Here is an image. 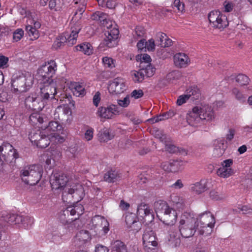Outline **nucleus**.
Returning a JSON list of instances; mask_svg holds the SVG:
<instances>
[{"label":"nucleus","instance_id":"60","mask_svg":"<svg viewBox=\"0 0 252 252\" xmlns=\"http://www.w3.org/2000/svg\"><path fill=\"white\" fill-rule=\"evenodd\" d=\"M67 155L70 158H75L77 154V148L76 146H70L66 151Z\"/></svg>","mask_w":252,"mask_h":252},{"label":"nucleus","instance_id":"9","mask_svg":"<svg viewBox=\"0 0 252 252\" xmlns=\"http://www.w3.org/2000/svg\"><path fill=\"white\" fill-rule=\"evenodd\" d=\"M26 107L32 110L40 111L44 107L43 101L36 94H32L27 96L25 100Z\"/></svg>","mask_w":252,"mask_h":252},{"label":"nucleus","instance_id":"25","mask_svg":"<svg viewBox=\"0 0 252 252\" xmlns=\"http://www.w3.org/2000/svg\"><path fill=\"white\" fill-rule=\"evenodd\" d=\"M70 112L71 113L70 109L68 107H63L62 108L61 106H58L55 111V118L63 121L65 119L67 120L68 117V114Z\"/></svg>","mask_w":252,"mask_h":252},{"label":"nucleus","instance_id":"22","mask_svg":"<svg viewBox=\"0 0 252 252\" xmlns=\"http://www.w3.org/2000/svg\"><path fill=\"white\" fill-rule=\"evenodd\" d=\"M189 62V58L184 53H179L174 56V63L176 66L182 68L186 67Z\"/></svg>","mask_w":252,"mask_h":252},{"label":"nucleus","instance_id":"3","mask_svg":"<svg viewBox=\"0 0 252 252\" xmlns=\"http://www.w3.org/2000/svg\"><path fill=\"white\" fill-rule=\"evenodd\" d=\"M57 64L54 61L51 60L47 63L38 69V74L40 77L41 82L45 84L46 83H51L54 81L52 77L55 74L57 70Z\"/></svg>","mask_w":252,"mask_h":252},{"label":"nucleus","instance_id":"59","mask_svg":"<svg viewBox=\"0 0 252 252\" xmlns=\"http://www.w3.org/2000/svg\"><path fill=\"white\" fill-rule=\"evenodd\" d=\"M145 34V30L143 28L141 27H136L135 30V34H133L136 39L142 37Z\"/></svg>","mask_w":252,"mask_h":252},{"label":"nucleus","instance_id":"53","mask_svg":"<svg viewBox=\"0 0 252 252\" xmlns=\"http://www.w3.org/2000/svg\"><path fill=\"white\" fill-rule=\"evenodd\" d=\"M166 34L162 32H159L157 33L156 34L157 37V44L158 46H160L162 47L163 42H164V39L166 38Z\"/></svg>","mask_w":252,"mask_h":252},{"label":"nucleus","instance_id":"41","mask_svg":"<svg viewBox=\"0 0 252 252\" xmlns=\"http://www.w3.org/2000/svg\"><path fill=\"white\" fill-rule=\"evenodd\" d=\"M214 227V226L200 225L199 227H197V229L200 235L207 236L212 233Z\"/></svg>","mask_w":252,"mask_h":252},{"label":"nucleus","instance_id":"63","mask_svg":"<svg viewBox=\"0 0 252 252\" xmlns=\"http://www.w3.org/2000/svg\"><path fill=\"white\" fill-rule=\"evenodd\" d=\"M189 97L187 94L180 95L177 100V104L178 105H181L185 103L187 100L189 99Z\"/></svg>","mask_w":252,"mask_h":252},{"label":"nucleus","instance_id":"29","mask_svg":"<svg viewBox=\"0 0 252 252\" xmlns=\"http://www.w3.org/2000/svg\"><path fill=\"white\" fill-rule=\"evenodd\" d=\"M97 135L98 140L101 142H107L114 137V135L111 133V130L106 127L101 129L99 131Z\"/></svg>","mask_w":252,"mask_h":252},{"label":"nucleus","instance_id":"16","mask_svg":"<svg viewBox=\"0 0 252 252\" xmlns=\"http://www.w3.org/2000/svg\"><path fill=\"white\" fill-rule=\"evenodd\" d=\"M233 164L232 159H228L224 160L221 163L222 167L217 170V175L222 178H227L232 175L233 171L230 167Z\"/></svg>","mask_w":252,"mask_h":252},{"label":"nucleus","instance_id":"36","mask_svg":"<svg viewBox=\"0 0 252 252\" xmlns=\"http://www.w3.org/2000/svg\"><path fill=\"white\" fill-rule=\"evenodd\" d=\"M112 252H127L126 246L121 241L116 240L112 243Z\"/></svg>","mask_w":252,"mask_h":252},{"label":"nucleus","instance_id":"44","mask_svg":"<svg viewBox=\"0 0 252 252\" xmlns=\"http://www.w3.org/2000/svg\"><path fill=\"white\" fill-rule=\"evenodd\" d=\"M145 71H144L142 68L139 69L138 71H135L133 74V80L135 82H142L144 79V77L146 76L144 74Z\"/></svg>","mask_w":252,"mask_h":252},{"label":"nucleus","instance_id":"35","mask_svg":"<svg viewBox=\"0 0 252 252\" xmlns=\"http://www.w3.org/2000/svg\"><path fill=\"white\" fill-rule=\"evenodd\" d=\"M41 90L42 91L48 93L51 96V99L54 98L55 95L57 94L56 83L54 81L51 83H46L44 84V87L41 88Z\"/></svg>","mask_w":252,"mask_h":252},{"label":"nucleus","instance_id":"49","mask_svg":"<svg viewBox=\"0 0 252 252\" xmlns=\"http://www.w3.org/2000/svg\"><path fill=\"white\" fill-rule=\"evenodd\" d=\"M59 37L60 39L58 38L57 40L55 41L53 44V47L56 49H57L61 47L62 45H63V44L65 42H67L68 43L67 36L66 35H65L64 36L62 35L61 36H59Z\"/></svg>","mask_w":252,"mask_h":252},{"label":"nucleus","instance_id":"5","mask_svg":"<svg viewBox=\"0 0 252 252\" xmlns=\"http://www.w3.org/2000/svg\"><path fill=\"white\" fill-rule=\"evenodd\" d=\"M178 231L184 238H189L193 236L197 230L196 219L193 218H186L180 221Z\"/></svg>","mask_w":252,"mask_h":252},{"label":"nucleus","instance_id":"48","mask_svg":"<svg viewBox=\"0 0 252 252\" xmlns=\"http://www.w3.org/2000/svg\"><path fill=\"white\" fill-rule=\"evenodd\" d=\"M142 68L144 71H145L144 74L147 77H152L154 75L156 71V68L151 64H148L145 67Z\"/></svg>","mask_w":252,"mask_h":252},{"label":"nucleus","instance_id":"10","mask_svg":"<svg viewBox=\"0 0 252 252\" xmlns=\"http://www.w3.org/2000/svg\"><path fill=\"white\" fill-rule=\"evenodd\" d=\"M142 240L144 246L148 249L151 247H156L158 245L157 238L155 232L149 227L144 230L142 236Z\"/></svg>","mask_w":252,"mask_h":252},{"label":"nucleus","instance_id":"58","mask_svg":"<svg viewBox=\"0 0 252 252\" xmlns=\"http://www.w3.org/2000/svg\"><path fill=\"white\" fill-rule=\"evenodd\" d=\"M129 96L128 95H126L123 100H118V104L119 106L123 107H127L129 105Z\"/></svg>","mask_w":252,"mask_h":252},{"label":"nucleus","instance_id":"8","mask_svg":"<svg viewBox=\"0 0 252 252\" xmlns=\"http://www.w3.org/2000/svg\"><path fill=\"white\" fill-rule=\"evenodd\" d=\"M137 214L142 219L145 225H149L154 220V215L153 210L146 204L141 203L137 207Z\"/></svg>","mask_w":252,"mask_h":252},{"label":"nucleus","instance_id":"47","mask_svg":"<svg viewBox=\"0 0 252 252\" xmlns=\"http://www.w3.org/2000/svg\"><path fill=\"white\" fill-rule=\"evenodd\" d=\"M182 76L181 73L178 70H173L166 75V79L169 81H173L174 80L179 79Z\"/></svg>","mask_w":252,"mask_h":252},{"label":"nucleus","instance_id":"64","mask_svg":"<svg viewBox=\"0 0 252 252\" xmlns=\"http://www.w3.org/2000/svg\"><path fill=\"white\" fill-rule=\"evenodd\" d=\"M94 130L92 128L87 129L85 133V138L87 141L91 140L93 137Z\"/></svg>","mask_w":252,"mask_h":252},{"label":"nucleus","instance_id":"34","mask_svg":"<svg viewBox=\"0 0 252 252\" xmlns=\"http://www.w3.org/2000/svg\"><path fill=\"white\" fill-rule=\"evenodd\" d=\"M30 121L32 125H43L44 123L47 122V118H43L41 114L37 113H34L32 114L29 117Z\"/></svg>","mask_w":252,"mask_h":252},{"label":"nucleus","instance_id":"7","mask_svg":"<svg viewBox=\"0 0 252 252\" xmlns=\"http://www.w3.org/2000/svg\"><path fill=\"white\" fill-rule=\"evenodd\" d=\"M208 17L212 27L215 28L223 29L228 25L227 17L219 10L210 12Z\"/></svg>","mask_w":252,"mask_h":252},{"label":"nucleus","instance_id":"1","mask_svg":"<svg viewBox=\"0 0 252 252\" xmlns=\"http://www.w3.org/2000/svg\"><path fill=\"white\" fill-rule=\"evenodd\" d=\"M50 184L53 189L63 190L62 199L64 202H77L81 200L84 196V189L80 184L69 186L67 184L68 178L63 173L55 174L50 179Z\"/></svg>","mask_w":252,"mask_h":252},{"label":"nucleus","instance_id":"38","mask_svg":"<svg viewBox=\"0 0 252 252\" xmlns=\"http://www.w3.org/2000/svg\"><path fill=\"white\" fill-rule=\"evenodd\" d=\"M76 213L77 210L75 207H68L65 210L63 211V213L61 215V219L63 220V222L68 223L72 220V219L67 220L65 216H68L69 215L74 216Z\"/></svg>","mask_w":252,"mask_h":252},{"label":"nucleus","instance_id":"39","mask_svg":"<svg viewBox=\"0 0 252 252\" xmlns=\"http://www.w3.org/2000/svg\"><path fill=\"white\" fill-rule=\"evenodd\" d=\"M91 235L89 232L86 230H81L76 235V239L77 241L84 244L91 239Z\"/></svg>","mask_w":252,"mask_h":252},{"label":"nucleus","instance_id":"17","mask_svg":"<svg viewBox=\"0 0 252 252\" xmlns=\"http://www.w3.org/2000/svg\"><path fill=\"white\" fill-rule=\"evenodd\" d=\"M196 219L197 227L201 225L214 226L216 222L214 216L210 212H205Z\"/></svg>","mask_w":252,"mask_h":252},{"label":"nucleus","instance_id":"20","mask_svg":"<svg viewBox=\"0 0 252 252\" xmlns=\"http://www.w3.org/2000/svg\"><path fill=\"white\" fill-rule=\"evenodd\" d=\"M199 112L202 121H212L215 118L214 111L211 106L204 105L199 109Z\"/></svg>","mask_w":252,"mask_h":252},{"label":"nucleus","instance_id":"18","mask_svg":"<svg viewBox=\"0 0 252 252\" xmlns=\"http://www.w3.org/2000/svg\"><path fill=\"white\" fill-rule=\"evenodd\" d=\"M71 33L70 34H66V35L67 36L68 44L69 45H73L76 43L78 34L81 29V26L79 21L73 23H72L71 21Z\"/></svg>","mask_w":252,"mask_h":252},{"label":"nucleus","instance_id":"43","mask_svg":"<svg viewBox=\"0 0 252 252\" xmlns=\"http://www.w3.org/2000/svg\"><path fill=\"white\" fill-rule=\"evenodd\" d=\"M50 142L49 137L44 134L35 145L40 148H45L50 144Z\"/></svg>","mask_w":252,"mask_h":252},{"label":"nucleus","instance_id":"62","mask_svg":"<svg viewBox=\"0 0 252 252\" xmlns=\"http://www.w3.org/2000/svg\"><path fill=\"white\" fill-rule=\"evenodd\" d=\"M155 45V40L153 38H151L148 41H146V49H147L148 51L154 50Z\"/></svg>","mask_w":252,"mask_h":252},{"label":"nucleus","instance_id":"46","mask_svg":"<svg viewBox=\"0 0 252 252\" xmlns=\"http://www.w3.org/2000/svg\"><path fill=\"white\" fill-rule=\"evenodd\" d=\"M210 197L212 199L219 200L224 199L225 197V195L221 192L213 189L210 192Z\"/></svg>","mask_w":252,"mask_h":252},{"label":"nucleus","instance_id":"15","mask_svg":"<svg viewBox=\"0 0 252 252\" xmlns=\"http://www.w3.org/2000/svg\"><path fill=\"white\" fill-rule=\"evenodd\" d=\"M177 218V213L176 211L171 208L169 210L161 215L160 220L165 225L169 227L175 226L174 225L176 222Z\"/></svg>","mask_w":252,"mask_h":252},{"label":"nucleus","instance_id":"42","mask_svg":"<svg viewBox=\"0 0 252 252\" xmlns=\"http://www.w3.org/2000/svg\"><path fill=\"white\" fill-rule=\"evenodd\" d=\"M187 95L191 97L192 100L198 99L200 96V92L196 87H190L187 90Z\"/></svg>","mask_w":252,"mask_h":252},{"label":"nucleus","instance_id":"28","mask_svg":"<svg viewBox=\"0 0 252 252\" xmlns=\"http://www.w3.org/2000/svg\"><path fill=\"white\" fill-rule=\"evenodd\" d=\"M180 163L178 160H170L161 163V167L165 171L175 172L178 169Z\"/></svg>","mask_w":252,"mask_h":252},{"label":"nucleus","instance_id":"40","mask_svg":"<svg viewBox=\"0 0 252 252\" xmlns=\"http://www.w3.org/2000/svg\"><path fill=\"white\" fill-rule=\"evenodd\" d=\"M32 223V219L28 217L16 215L14 224H22L24 227H27L29 224Z\"/></svg>","mask_w":252,"mask_h":252},{"label":"nucleus","instance_id":"32","mask_svg":"<svg viewBox=\"0 0 252 252\" xmlns=\"http://www.w3.org/2000/svg\"><path fill=\"white\" fill-rule=\"evenodd\" d=\"M76 50L83 52L87 55H92L93 53V48L92 45L89 42H84L75 47Z\"/></svg>","mask_w":252,"mask_h":252},{"label":"nucleus","instance_id":"6","mask_svg":"<svg viewBox=\"0 0 252 252\" xmlns=\"http://www.w3.org/2000/svg\"><path fill=\"white\" fill-rule=\"evenodd\" d=\"M19 158V154L12 145L8 143H3L0 146V160H3L10 163H15L16 159Z\"/></svg>","mask_w":252,"mask_h":252},{"label":"nucleus","instance_id":"45","mask_svg":"<svg viewBox=\"0 0 252 252\" xmlns=\"http://www.w3.org/2000/svg\"><path fill=\"white\" fill-rule=\"evenodd\" d=\"M86 9V7L85 5H82L81 7H79L77 11L75 12L73 17L72 19V23L74 22H77V21H79L82 17V15L83 12L85 11Z\"/></svg>","mask_w":252,"mask_h":252},{"label":"nucleus","instance_id":"11","mask_svg":"<svg viewBox=\"0 0 252 252\" xmlns=\"http://www.w3.org/2000/svg\"><path fill=\"white\" fill-rule=\"evenodd\" d=\"M119 34V31L116 28L108 31L105 33L106 38L104 39L103 44L109 48L115 47L117 45V39Z\"/></svg>","mask_w":252,"mask_h":252},{"label":"nucleus","instance_id":"56","mask_svg":"<svg viewBox=\"0 0 252 252\" xmlns=\"http://www.w3.org/2000/svg\"><path fill=\"white\" fill-rule=\"evenodd\" d=\"M24 35V31L21 29L16 30L13 34V40L17 42L20 40Z\"/></svg>","mask_w":252,"mask_h":252},{"label":"nucleus","instance_id":"21","mask_svg":"<svg viewBox=\"0 0 252 252\" xmlns=\"http://www.w3.org/2000/svg\"><path fill=\"white\" fill-rule=\"evenodd\" d=\"M92 221L93 225L96 227H99L102 228L104 234L107 233L109 231V223L103 217L95 216L92 219Z\"/></svg>","mask_w":252,"mask_h":252},{"label":"nucleus","instance_id":"4","mask_svg":"<svg viewBox=\"0 0 252 252\" xmlns=\"http://www.w3.org/2000/svg\"><path fill=\"white\" fill-rule=\"evenodd\" d=\"M33 78L30 74L19 76L12 81L11 86L14 93L26 92L32 85Z\"/></svg>","mask_w":252,"mask_h":252},{"label":"nucleus","instance_id":"12","mask_svg":"<svg viewBox=\"0 0 252 252\" xmlns=\"http://www.w3.org/2000/svg\"><path fill=\"white\" fill-rule=\"evenodd\" d=\"M168 232V244L174 248L180 245L181 240L180 238V233H179L178 228L176 226L167 227Z\"/></svg>","mask_w":252,"mask_h":252},{"label":"nucleus","instance_id":"55","mask_svg":"<svg viewBox=\"0 0 252 252\" xmlns=\"http://www.w3.org/2000/svg\"><path fill=\"white\" fill-rule=\"evenodd\" d=\"M232 93L235 95L236 98L238 100L242 102L245 101L246 96L242 94L237 88H234L232 90Z\"/></svg>","mask_w":252,"mask_h":252},{"label":"nucleus","instance_id":"13","mask_svg":"<svg viewBox=\"0 0 252 252\" xmlns=\"http://www.w3.org/2000/svg\"><path fill=\"white\" fill-rule=\"evenodd\" d=\"M108 90L113 94H120L125 90V84L124 80L121 78H116L110 82Z\"/></svg>","mask_w":252,"mask_h":252},{"label":"nucleus","instance_id":"19","mask_svg":"<svg viewBox=\"0 0 252 252\" xmlns=\"http://www.w3.org/2000/svg\"><path fill=\"white\" fill-rule=\"evenodd\" d=\"M187 121L189 124L191 126H195L202 121L199 108L198 107H193L192 111L188 113Z\"/></svg>","mask_w":252,"mask_h":252},{"label":"nucleus","instance_id":"26","mask_svg":"<svg viewBox=\"0 0 252 252\" xmlns=\"http://www.w3.org/2000/svg\"><path fill=\"white\" fill-rule=\"evenodd\" d=\"M126 223L128 228H130L131 230L138 231L140 228L137 225L139 223L136 220L135 214H130L126 216Z\"/></svg>","mask_w":252,"mask_h":252},{"label":"nucleus","instance_id":"14","mask_svg":"<svg viewBox=\"0 0 252 252\" xmlns=\"http://www.w3.org/2000/svg\"><path fill=\"white\" fill-rule=\"evenodd\" d=\"M119 113L118 107L112 104L107 107H100L98 108L97 114L100 118L111 119L114 115Z\"/></svg>","mask_w":252,"mask_h":252},{"label":"nucleus","instance_id":"50","mask_svg":"<svg viewBox=\"0 0 252 252\" xmlns=\"http://www.w3.org/2000/svg\"><path fill=\"white\" fill-rule=\"evenodd\" d=\"M26 31L30 36H32L34 39L38 37V31L36 28L32 27L31 25H28L26 27Z\"/></svg>","mask_w":252,"mask_h":252},{"label":"nucleus","instance_id":"30","mask_svg":"<svg viewBox=\"0 0 252 252\" xmlns=\"http://www.w3.org/2000/svg\"><path fill=\"white\" fill-rule=\"evenodd\" d=\"M92 18L94 20L99 21L104 27H109V26L107 25L108 16L106 14L100 11H96L92 15Z\"/></svg>","mask_w":252,"mask_h":252},{"label":"nucleus","instance_id":"24","mask_svg":"<svg viewBox=\"0 0 252 252\" xmlns=\"http://www.w3.org/2000/svg\"><path fill=\"white\" fill-rule=\"evenodd\" d=\"M224 142L223 139H217L214 141L215 148L213 152L214 157L220 158L224 154L225 150Z\"/></svg>","mask_w":252,"mask_h":252},{"label":"nucleus","instance_id":"27","mask_svg":"<svg viewBox=\"0 0 252 252\" xmlns=\"http://www.w3.org/2000/svg\"><path fill=\"white\" fill-rule=\"evenodd\" d=\"M207 180H201L199 182H197L192 185L190 188L192 191L196 194H200L207 189Z\"/></svg>","mask_w":252,"mask_h":252},{"label":"nucleus","instance_id":"33","mask_svg":"<svg viewBox=\"0 0 252 252\" xmlns=\"http://www.w3.org/2000/svg\"><path fill=\"white\" fill-rule=\"evenodd\" d=\"M47 123V121L46 123H44L43 125L41 126V127L47 129L51 131L57 132H60L61 130H63L62 126L59 124L57 121H51L48 123V125Z\"/></svg>","mask_w":252,"mask_h":252},{"label":"nucleus","instance_id":"54","mask_svg":"<svg viewBox=\"0 0 252 252\" xmlns=\"http://www.w3.org/2000/svg\"><path fill=\"white\" fill-rule=\"evenodd\" d=\"M176 8L179 12H182L185 10V4L180 0H175L172 5V8Z\"/></svg>","mask_w":252,"mask_h":252},{"label":"nucleus","instance_id":"2","mask_svg":"<svg viewBox=\"0 0 252 252\" xmlns=\"http://www.w3.org/2000/svg\"><path fill=\"white\" fill-rule=\"evenodd\" d=\"M42 170L39 165L25 166L20 171V177L26 184L34 186L38 183L42 176Z\"/></svg>","mask_w":252,"mask_h":252},{"label":"nucleus","instance_id":"23","mask_svg":"<svg viewBox=\"0 0 252 252\" xmlns=\"http://www.w3.org/2000/svg\"><path fill=\"white\" fill-rule=\"evenodd\" d=\"M154 208L157 215L159 218L161 217V215H163V214H165L171 208L168 204L163 200L156 201L154 203Z\"/></svg>","mask_w":252,"mask_h":252},{"label":"nucleus","instance_id":"31","mask_svg":"<svg viewBox=\"0 0 252 252\" xmlns=\"http://www.w3.org/2000/svg\"><path fill=\"white\" fill-rule=\"evenodd\" d=\"M121 178L120 173L116 170L108 171L104 175V180L108 183H113L118 181Z\"/></svg>","mask_w":252,"mask_h":252},{"label":"nucleus","instance_id":"61","mask_svg":"<svg viewBox=\"0 0 252 252\" xmlns=\"http://www.w3.org/2000/svg\"><path fill=\"white\" fill-rule=\"evenodd\" d=\"M144 95L143 92L142 90H134L130 94V95L132 97H134L135 99H138L142 97Z\"/></svg>","mask_w":252,"mask_h":252},{"label":"nucleus","instance_id":"37","mask_svg":"<svg viewBox=\"0 0 252 252\" xmlns=\"http://www.w3.org/2000/svg\"><path fill=\"white\" fill-rule=\"evenodd\" d=\"M43 135V132L40 130L33 129L29 134V137L32 143L36 145Z\"/></svg>","mask_w":252,"mask_h":252},{"label":"nucleus","instance_id":"57","mask_svg":"<svg viewBox=\"0 0 252 252\" xmlns=\"http://www.w3.org/2000/svg\"><path fill=\"white\" fill-rule=\"evenodd\" d=\"M74 94L77 96L85 94V88L80 84H76L74 88Z\"/></svg>","mask_w":252,"mask_h":252},{"label":"nucleus","instance_id":"51","mask_svg":"<svg viewBox=\"0 0 252 252\" xmlns=\"http://www.w3.org/2000/svg\"><path fill=\"white\" fill-rule=\"evenodd\" d=\"M249 80V77L244 74H239L236 78V82L241 86L248 85Z\"/></svg>","mask_w":252,"mask_h":252},{"label":"nucleus","instance_id":"52","mask_svg":"<svg viewBox=\"0 0 252 252\" xmlns=\"http://www.w3.org/2000/svg\"><path fill=\"white\" fill-rule=\"evenodd\" d=\"M102 62L106 67L112 68L115 67V61L110 57H103L102 59Z\"/></svg>","mask_w":252,"mask_h":252}]
</instances>
